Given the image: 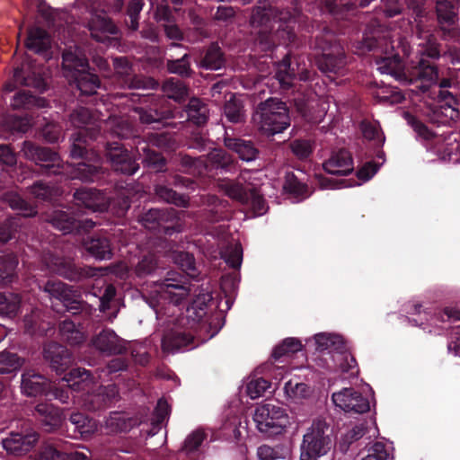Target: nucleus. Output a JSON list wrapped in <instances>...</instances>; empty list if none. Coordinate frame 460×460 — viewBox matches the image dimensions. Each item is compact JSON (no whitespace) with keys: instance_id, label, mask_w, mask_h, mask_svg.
<instances>
[{"instance_id":"nucleus-1","label":"nucleus","mask_w":460,"mask_h":460,"mask_svg":"<svg viewBox=\"0 0 460 460\" xmlns=\"http://www.w3.org/2000/svg\"><path fill=\"white\" fill-rule=\"evenodd\" d=\"M62 68L69 84L79 91L81 102L98 94L102 87L99 76L91 72L89 61L79 48H69L62 53Z\"/></svg>"},{"instance_id":"nucleus-2","label":"nucleus","mask_w":460,"mask_h":460,"mask_svg":"<svg viewBox=\"0 0 460 460\" xmlns=\"http://www.w3.org/2000/svg\"><path fill=\"white\" fill-rule=\"evenodd\" d=\"M172 260L186 276L176 271H168L166 278L160 284V292L164 299L178 305L190 291L187 276L194 279L198 275V270L193 254L188 252H175Z\"/></svg>"},{"instance_id":"nucleus-3","label":"nucleus","mask_w":460,"mask_h":460,"mask_svg":"<svg viewBox=\"0 0 460 460\" xmlns=\"http://www.w3.org/2000/svg\"><path fill=\"white\" fill-rule=\"evenodd\" d=\"M93 119L92 112L84 107L77 108L70 113L71 124L78 128L71 137V158H93L96 155L92 142L97 140L101 130L93 125Z\"/></svg>"},{"instance_id":"nucleus-4","label":"nucleus","mask_w":460,"mask_h":460,"mask_svg":"<svg viewBox=\"0 0 460 460\" xmlns=\"http://www.w3.org/2000/svg\"><path fill=\"white\" fill-rule=\"evenodd\" d=\"M76 205L93 212L111 210L117 217L126 216L131 206V199L128 191H120L116 197L110 198L104 190L93 188H80L73 194Z\"/></svg>"},{"instance_id":"nucleus-5","label":"nucleus","mask_w":460,"mask_h":460,"mask_svg":"<svg viewBox=\"0 0 460 460\" xmlns=\"http://www.w3.org/2000/svg\"><path fill=\"white\" fill-rule=\"evenodd\" d=\"M383 73L394 75L395 78L404 77L409 84H416L421 92H428L431 85L438 80V66L430 62L421 58L417 66H413L408 74L402 70V62L399 55L393 58H385L384 64L380 66Z\"/></svg>"},{"instance_id":"nucleus-6","label":"nucleus","mask_w":460,"mask_h":460,"mask_svg":"<svg viewBox=\"0 0 460 460\" xmlns=\"http://www.w3.org/2000/svg\"><path fill=\"white\" fill-rule=\"evenodd\" d=\"M333 430L325 420H316L303 435L299 447V460H319L333 446Z\"/></svg>"},{"instance_id":"nucleus-7","label":"nucleus","mask_w":460,"mask_h":460,"mask_svg":"<svg viewBox=\"0 0 460 460\" xmlns=\"http://www.w3.org/2000/svg\"><path fill=\"white\" fill-rule=\"evenodd\" d=\"M435 35L443 41L456 42L460 38L459 6L453 0H436Z\"/></svg>"},{"instance_id":"nucleus-8","label":"nucleus","mask_w":460,"mask_h":460,"mask_svg":"<svg viewBox=\"0 0 460 460\" xmlns=\"http://www.w3.org/2000/svg\"><path fill=\"white\" fill-rule=\"evenodd\" d=\"M256 113L260 115L261 128L267 135L282 133L290 126L287 104L278 98H269L259 103Z\"/></svg>"},{"instance_id":"nucleus-9","label":"nucleus","mask_w":460,"mask_h":460,"mask_svg":"<svg viewBox=\"0 0 460 460\" xmlns=\"http://www.w3.org/2000/svg\"><path fill=\"white\" fill-rule=\"evenodd\" d=\"M85 27L95 41L106 47H118L120 31L113 20L103 10H93L85 18Z\"/></svg>"},{"instance_id":"nucleus-10","label":"nucleus","mask_w":460,"mask_h":460,"mask_svg":"<svg viewBox=\"0 0 460 460\" xmlns=\"http://www.w3.org/2000/svg\"><path fill=\"white\" fill-rule=\"evenodd\" d=\"M143 124L159 123L169 126L168 119H176L177 114L164 97L146 94L139 98V105L134 108Z\"/></svg>"},{"instance_id":"nucleus-11","label":"nucleus","mask_w":460,"mask_h":460,"mask_svg":"<svg viewBox=\"0 0 460 460\" xmlns=\"http://www.w3.org/2000/svg\"><path fill=\"white\" fill-rule=\"evenodd\" d=\"M253 420L258 430L268 437L282 434L289 425L286 410L270 402L256 407Z\"/></svg>"},{"instance_id":"nucleus-12","label":"nucleus","mask_w":460,"mask_h":460,"mask_svg":"<svg viewBox=\"0 0 460 460\" xmlns=\"http://www.w3.org/2000/svg\"><path fill=\"white\" fill-rule=\"evenodd\" d=\"M142 225L158 234L172 236L183 230L179 212L174 208H150L140 217Z\"/></svg>"},{"instance_id":"nucleus-13","label":"nucleus","mask_w":460,"mask_h":460,"mask_svg":"<svg viewBox=\"0 0 460 460\" xmlns=\"http://www.w3.org/2000/svg\"><path fill=\"white\" fill-rule=\"evenodd\" d=\"M22 152L26 159L40 166L41 173L50 176L62 172L60 157L49 147L40 146L30 140H25L22 143Z\"/></svg>"},{"instance_id":"nucleus-14","label":"nucleus","mask_w":460,"mask_h":460,"mask_svg":"<svg viewBox=\"0 0 460 460\" xmlns=\"http://www.w3.org/2000/svg\"><path fill=\"white\" fill-rule=\"evenodd\" d=\"M46 221L64 234H81L89 232L95 226L92 219L83 218L71 209H55L47 215Z\"/></svg>"},{"instance_id":"nucleus-15","label":"nucleus","mask_w":460,"mask_h":460,"mask_svg":"<svg viewBox=\"0 0 460 460\" xmlns=\"http://www.w3.org/2000/svg\"><path fill=\"white\" fill-rule=\"evenodd\" d=\"M103 152L113 171L125 175H133L139 170L135 155L121 143L106 142Z\"/></svg>"},{"instance_id":"nucleus-16","label":"nucleus","mask_w":460,"mask_h":460,"mask_svg":"<svg viewBox=\"0 0 460 460\" xmlns=\"http://www.w3.org/2000/svg\"><path fill=\"white\" fill-rule=\"evenodd\" d=\"M49 270L73 282H83L97 276V270L89 266L76 265L73 261L56 255L46 258Z\"/></svg>"},{"instance_id":"nucleus-17","label":"nucleus","mask_w":460,"mask_h":460,"mask_svg":"<svg viewBox=\"0 0 460 460\" xmlns=\"http://www.w3.org/2000/svg\"><path fill=\"white\" fill-rule=\"evenodd\" d=\"M13 80L16 84L34 88L39 93L47 90L45 68L30 58H26L14 68Z\"/></svg>"},{"instance_id":"nucleus-18","label":"nucleus","mask_w":460,"mask_h":460,"mask_svg":"<svg viewBox=\"0 0 460 460\" xmlns=\"http://www.w3.org/2000/svg\"><path fill=\"white\" fill-rule=\"evenodd\" d=\"M112 63L116 78L123 88L153 89L157 85L153 78L134 74L128 58L115 57Z\"/></svg>"},{"instance_id":"nucleus-19","label":"nucleus","mask_w":460,"mask_h":460,"mask_svg":"<svg viewBox=\"0 0 460 460\" xmlns=\"http://www.w3.org/2000/svg\"><path fill=\"white\" fill-rule=\"evenodd\" d=\"M40 288L44 293H47L50 298H55L60 302L62 309H55L57 312L63 310L73 315H76L85 307L86 304L75 298V296L71 294L67 285L60 280L49 279Z\"/></svg>"},{"instance_id":"nucleus-20","label":"nucleus","mask_w":460,"mask_h":460,"mask_svg":"<svg viewBox=\"0 0 460 460\" xmlns=\"http://www.w3.org/2000/svg\"><path fill=\"white\" fill-rule=\"evenodd\" d=\"M226 194L232 199H235L243 205H249L254 216H261L266 213L268 206L261 194L256 188H247L236 181H230L225 186Z\"/></svg>"},{"instance_id":"nucleus-21","label":"nucleus","mask_w":460,"mask_h":460,"mask_svg":"<svg viewBox=\"0 0 460 460\" xmlns=\"http://www.w3.org/2000/svg\"><path fill=\"white\" fill-rule=\"evenodd\" d=\"M332 399L336 407L349 414H362L370 410L368 399L351 387L333 393Z\"/></svg>"},{"instance_id":"nucleus-22","label":"nucleus","mask_w":460,"mask_h":460,"mask_svg":"<svg viewBox=\"0 0 460 460\" xmlns=\"http://www.w3.org/2000/svg\"><path fill=\"white\" fill-rule=\"evenodd\" d=\"M90 345L104 356L122 355L127 352V341L110 328H103L93 334Z\"/></svg>"},{"instance_id":"nucleus-23","label":"nucleus","mask_w":460,"mask_h":460,"mask_svg":"<svg viewBox=\"0 0 460 460\" xmlns=\"http://www.w3.org/2000/svg\"><path fill=\"white\" fill-rule=\"evenodd\" d=\"M39 434L32 429H26L21 432H11L2 439L3 448L9 455L22 456L31 451L39 440Z\"/></svg>"},{"instance_id":"nucleus-24","label":"nucleus","mask_w":460,"mask_h":460,"mask_svg":"<svg viewBox=\"0 0 460 460\" xmlns=\"http://www.w3.org/2000/svg\"><path fill=\"white\" fill-rule=\"evenodd\" d=\"M199 343L192 332L181 329L171 330L162 339L163 349L172 353L183 349H192Z\"/></svg>"},{"instance_id":"nucleus-25","label":"nucleus","mask_w":460,"mask_h":460,"mask_svg":"<svg viewBox=\"0 0 460 460\" xmlns=\"http://www.w3.org/2000/svg\"><path fill=\"white\" fill-rule=\"evenodd\" d=\"M117 395L118 389L114 385H102L95 391L84 394L83 406L90 411L103 410L114 402Z\"/></svg>"},{"instance_id":"nucleus-26","label":"nucleus","mask_w":460,"mask_h":460,"mask_svg":"<svg viewBox=\"0 0 460 460\" xmlns=\"http://www.w3.org/2000/svg\"><path fill=\"white\" fill-rule=\"evenodd\" d=\"M43 357L49 363L51 369L58 374L64 373L73 362L72 355L67 348L55 341L44 346Z\"/></svg>"},{"instance_id":"nucleus-27","label":"nucleus","mask_w":460,"mask_h":460,"mask_svg":"<svg viewBox=\"0 0 460 460\" xmlns=\"http://www.w3.org/2000/svg\"><path fill=\"white\" fill-rule=\"evenodd\" d=\"M52 39L50 34L40 27L28 30L25 40L27 50L49 59L51 57Z\"/></svg>"},{"instance_id":"nucleus-28","label":"nucleus","mask_w":460,"mask_h":460,"mask_svg":"<svg viewBox=\"0 0 460 460\" xmlns=\"http://www.w3.org/2000/svg\"><path fill=\"white\" fill-rule=\"evenodd\" d=\"M223 141L228 150L235 153L244 162H252L259 157L260 150L251 139L234 137L225 132Z\"/></svg>"},{"instance_id":"nucleus-29","label":"nucleus","mask_w":460,"mask_h":460,"mask_svg":"<svg viewBox=\"0 0 460 460\" xmlns=\"http://www.w3.org/2000/svg\"><path fill=\"white\" fill-rule=\"evenodd\" d=\"M323 168L329 174L347 176L354 171L352 155L345 148L332 152L323 164Z\"/></svg>"},{"instance_id":"nucleus-30","label":"nucleus","mask_w":460,"mask_h":460,"mask_svg":"<svg viewBox=\"0 0 460 460\" xmlns=\"http://www.w3.org/2000/svg\"><path fill=\"white\" fill-rule=\"evenodd\" d=\"M51 382L35 369H27L22 375L21 388L24 394L31 397L48 395Z\"/></svg>"},{"instance_id":"nucleus-31","label":"nucleus","mask_w":460,"mask_h":460,"mask_svg":"<svg viewBox=\"0 0 460 460\" xmlns=\"http://www.w3.org/2000/svg\"><path fill=\"white\" fill-rule=\"evenodd\" d=\"M93 152L96 155L93 158H80L83 161L75 168L74 178L85 182H99L105 178L107 172L101 165L90 163L100 160L95 146H93Z\"/></svg>"},{"instance_id":"nucleus-32","label":"nucleus","mask_w":460,"mask_h":460,"mask_svg":"<svg viewBox=\"0 0 460 460\" xmlns=\"http://www.w3.org/2000/svg\"><path fill=\"white\" fill-rule=\"evenodd\" d=\"M24 332L31 336H52L55 324L47 320L40 310H32L23 318Z\"/></svg>"},{"instance_id":"nucleus-33","label":"nucleus","mask_w":460,"mask_h":460,"mask_svg":"<svg viewBox=\"0 0 460 460\" xmlns=\"http://www.w3.org/2000/svg\"><path fill=\"white\" fill-rule=\"evenodd\" d=\"M275 18V11L271 7L256 6L252 9L250 25L253 29H260L259 38L261 43L264 40L269 39Z\"/></svg>"},{"instance_id":"nucleus-34","label":"nucleus","mask_w":460,"mask_h":460,"mask_svg":"<svg viewBox=\"0 0 460 460\" xmlns=\"http://www.w3.org/2000/svg\"><path fill=\"white\" fill-rule=\"evenodd\" d=\"M178 119L190 121L197 126H203L208 120V108L200 99L192 97L181 111L174 109Z\"/></svg>"},{"instance_id":"nucleus-35","label":"nucleus","mask_w":460,"mask_h":460,"mask_svg":"<svg viewBox=\"0 0 460 460\" xmlns=\"http://www.w3.org/2000/svg\"><path fill=\"white\" fill-rule=\"evenodd\" d=\"M318 68L325 74H341L346 66V56L342 47H334V50L325 52L317 58Z\"/></svg>"},{"instance_id":"nucleus-36","label":"nucleus","mask_w":460,"mask_h":460,"mask_svg":"<svg viewBox=\"0 0 460 460\" xmlns=\"http://www.w3.org/2000/svg\"><path fill=\"white\" fill-rule=\"evenodd\" d=\"M85 250L95 259L110 260L112 257L111 239L107 234H97L84 242Z\"/></svg>"},{"instance_id":"nucleus-37","label":"nucleus","mask_w":460,"mask_h":460,"mask_svg":"<svg viewBox=\"0 0 460 460\" xmlns=\"http://www.w3.org/2000/svg\"><path fill=\"white\" fill-rule=\"evenodd\" d=\"M225 53L217 42H211L200 53L199 66L206 70H218L225 67Z\"/></svg>"},{"instance_id":"nucleus-38","label":"nucleus","mask_w":460,"mask_h":460,"mask_svg":"<svg viewBox=\"0 0 460 460\" xmlns=\"http://www.w3.org/2000/svg\"><path fill=\"white\" fill-rule=\"evenodd\" d=\"M58 331L61 341L72 347L79 346L86 340L82 325L68 319L59 323Z\"/></svg>"},{"instance_id":"nucleus-39","label":"nucleus","mask_w":460,"mask_h":460,"mask_svg":"<svg viewBox=\"0 0 460 460\" xmlns=\"http://www.w3.org/2000/svg\"><path fill=\"white\" fill-rule=\"evenodd\" d=\"M312 45L314 49L319 52V55H324L325 52L333 51L336 46L342 47L336 33L327 26L319 31Z\"/></svg>"},{"instance_id":"nucleus-40","label":"nucleus","mask_w":460,"mask_h":460,"mask_svg":"<svg viewBox=\"0 0 460 460\" xmlns=\"http://www.w3.org/2000/svg\"><path fill=\"white\" fill-rule=\"evenodd\" d=\"M137 149L144 155L143 164L146 167L157 172L166 171L167 161L161 153L152 149L146 143L142 146L138 142Z\"/></svg>"},{"instance_id":"nucleus-41","label":"nucleus","mask_w":460,"mask_h":460,"mask_svg":"<svg viewBox=\"0 0 460 460\" xmlns=\"http://www.w3.org/2000/svg\"><path fill=\"white\" fill-rule=\"evenodd\" d=\"M296 33L295 31V26L291 25L288 22L279 23L276 31L273 35L270 33V37L268 40H264L265 41V49H270L275 46L274 40L279 41V44L282 45H289L295 43L296 40Z\"/></svg>"},{"instance_id":"nucleus-42","label":"nucleus","mask_w":460,"mask_h":460,"mask_svg":"<svg viewBox=\"0 0 460 460\" xmlns=\"http://www.w3.org/2000/svg\"><path fill=\"white\" fill-rule=\"evenodd\" d=\"M275 77L279 81L282 90L288 91L294 86L296 74L295 69L291 66L289 54H286L282 60L278 64Z\"/></svg>"},{"instance_id":"nucleus-43","label":"nucleus","mask_w":460,"mask_h":460,"mask_svg":"<svg viewBox=\"0 0 460 460\" xmlns=\"http://www.w3.org/2000/svg\"><path fill=\"white\" fill-rule=\"evenodd\" d=\"M69 421L74 425L75 431L84 438H90L98 429L97 422L94 419L79 412H72L69 417Z\"/></svg>"},{"instance_id":"nucleus-44","label":"nucleus","mask_w":460,"mask_h":460,"mask_svg":"<svg viewBox=\"0 0 460 460\" xmlns=\"http://www.w3.org/2000/svg\"><path fill=\"white\" fill-rule=\"evenodd\" d=\"M156 197L166 203L172 204L179 208H188L190 198L187 195L180 194L168 185L158 183L155 186Z\"/></svg>"},{"instance_id":"nucleus-45","label":"nucleus","mask_w":460,"mask_h":460,"mask_svg":"<svg viewBox=\"0 0 460 460\" xmlns=\"http://www.w3.org/2000/svg\"><path fill=\"white\" fill-rule=\"evenodd\" d=\"M2 200L12 209L18 210L22 217H34L37 214V208L30 202L22 199L18 193L6 191L3 194Z\"/></svg>"},{"instance_id":"nucleus-46","label":"nucleus","mask_w":460,"mask_h":460,"mask_svg":"<svg viewBox=\"0 0 460 460\" xmlns=\"http://www.w3.org/2000/svg\"><path fill=\"white\" fill-rule=\"evenodd\" d=\"M19 261L13 253L0 255V285L5 286L12 283L16 278V269Z\"/></svg>"},{"instance_id":"nucleus-47","label":"nucleus","mask_w":460,"mask_h":460,"mask_svg":"<svg viewBox=\"0 0 460 460\" xmlns=\"http://www.w3.org/2000/svg\"><path fill=\"white\" fill-rule=\"evenodd\" d=\"M191 57L185 53L180 58L167 59L166 69L170 74L177 75L181 78H191L195 71L191 67Z\"/></svg>"},{"instance_id":"nucleus-48","label":"nucleus","mask_w":460,"mask_h":460,"mask_svg":"<svg viewBox=\"0 0 460 460\" xmlns=\"http://www.w3.org/2000/svg\"><path fill=\"white\" fill-rule=\"evenodd\" d=\"M208 158L217 168L226 172H235L237 171L238 162L236 159L222 148H214L208 154Z\"/></svg>"},{"instance_id":"nucleus-49","label":"nucleus","mask_w":460,"mask_h":460,"mask_svg":"<svg viewBox=\"0 0 460 460\" xmlns=\"http://www.w3.org/2000/svg\"><path fill=\"white\" fill-rule=\"evenodd\" d=\"M22 297L19 294L13 292L0 293V314L9 318L15 317L21 307Z\"/></svg>"},{"instance_id":"nucleus-50","label":"nucleus","mask_w":460,"mask_h":460,"mask_svg":"<svg viewBox=\"0 0 460 460\" xmlns=\"http://www.w3.org/2000/svg\"><path fill=\"white\" fill-rule=\"evenodd\" d=\"M367 428L363 424L355 425L341 435L336 448L342 454H346L356 442L365 436Z\"/></svg>"},{"instance_id":"nucleus-51","label":"nucleus","mask_w":460,"mask_h":460,"mask_svg":"<svg viewBox=\"0 0 460 460\" xmlns=\"http://www.w3.org/2000/svg\"><path fill=\"white\" fill-rule=\"evenodd\" d=\"M315 342L319 350L336 351L339 355L343 350H346V345L341 336L320 333L315 335Z\"/></svg>"},{"instance_id":"nucleus-52","label":"nucleus","mask_w":460,"mask_h":460,"mask_svg":"<svg viewBox=\"0 0 460 460\" xmlns=\"http://www.w3.org/2000/svg\"><path fill=\"white\" fill-rule=\"evenodd\" d=\"M163 88L168 98L172 99L177 102L185 101L189 95V88L187 84L180 79H167L164 82Z\"/></svg>"},{"instance_id":"nucleus-53","label":"nucleus","mask_w":460,"mask_h":460,"mask_svg":"<svg viewBox=\"0 0 460 460\" xmlns=\"http://www.w3.org/2000/svg\"><path fill=\"white\" fill-rule=\"evenodd\" d=\"M212 301V296L208 293L199 294L188 307L189 317L197 323H200L208 314V304Z\"/></svg>"},{"instance_id":"nucleus-54","label":"nucleus","mask_w":460,"mask_h":460,"mask_svg":"<svg viewBox=\"0 0 460 460\" xmlns=\"http://www.w3.org/2000/svg\"><path fill=\"white\" fill-rule=\"evenodd\" d=\"M79 382H74L73 385L61 384L58 385H50L49 391L47 397L49 400H58L61 403L68 404L70 401L75 397L73 392L77 390Z\"/></svg>"},{"instance_id":"nucleus-55","label":"nucleus","mask_w":460,"mask_h":460,"mask_svg":"<svg viewBox=\"0 0 460 460\" xmlns=\"http://www.w3.org/2000/svg\"><path fill=\"white\" fill-rule=\"evenodd\" d=\"M160 269L157 256L153 252H148L140 257L135 266V274L138 278H145L154 275Z\"/></svg>"},{"instance_id":"nucleus-56","label":"nucleus","mask_w":460,"mask_h":460,"mask_svg":"<svg viewBox=\"0 0 460 460\" xmlns=\"http://www.w3.org/2000/svg\"><path fill=\"white\" fill-rule=\"evenodd\" d=\"M283 189L296 199H305L310 195L308 186L300 181L293 172L287 173Z\"/></svg>"},{"instance_id":"nucleus-57","label":"nucleus","mask_w":460,"mask_h":460,"mask_svg":"<svg viewBox=\"0 0 460 460\" xmlns=\"http://www.w3.org/2000/svg\"><path fill=\"white\" fill-rule=\"evenodd\" d=\"M224 114L228 121L232 123H241L244 121L243 105L241 100L232 95L224 105Z\"/></svg>"},{"instance_id":"nucleus-58","label":"nucleus","mask_w":460,"mask_h":460,"mask_svg":"<svg viewBox=\"0 0 460 460\" xmlns=\"http://www.w3.org/2000/svg\"><path fill=\"white\" fill-rule=\"evenodd\" d=\"M42 455L46 460H88V456L83 452H63L53 445H48Z\"/></svg>"},{"instance_id":"nucleus-59","label":"nucleus","mask_w":460,"mask_h":460,"mask_svg":"<svg viewBox=\"0 0 460 460\" xmlns=\"http://www.w3.org/2000/svg\"><path fill=\"white\" fill-rule=\"evenodd\" d=\"M288 456V449L283 445L270 447L269 445H261L257 449V456L259 460H285Z\"/></svg>"},{"instance_id":"nucleus-60","label":"nucleus","mask_w":460,"mask_h":460,"mask_svg":"<svg viewBox=\"0 0 460 460\" xmlns=\"http://www.w3.org/2000/svg\"><path fill=\"white\" fill-rule=\"evenodd\" d=\"M43 99L38 98L28 91L16 93L12 100L11 106L13 110L31 109L33 106H40Z\"/></svg>"},{"instance_id":"nucleus-61","label":"nucleus","mask_w":460,"mask_h":460,"mask_svg":"<svg viewBox=\"0 0 460 460\" xmlns=\"http://www.w3.org/2000/svg\"><path fill=\"white\" fill-rule=\"evenodd\" d=\"M106 424L112 432H128L136 425V420L126 418L119 412H113L107 420Z\"/></svg>"},{"instance_id":"nucleus-62","label":"nucleus","mask_w":460,"mask_h":460,"mask_svg":"<svg viewBox=\"0 0 460 460\" xmlns=\"http://www.w3.org/2000/svg\"><path fill=\"white\" fill-rule=\"evenodd\" d=\"M22 365V360L16 353L0 352V375L16 372Z\"/></svg>"},{"instance_id":"nucleus-63","label":"nucleus","mask_w":460,"mask_h":460,"mask_svg":"<svg viewBox=\"0 0 460 460\" xmlns=\"http://www.w3.org/2000/svg\"><path fill=\"white\" fill-rule=\"evenodd\" d=\"M403 117L419 137L423 140H432L436 137V134L416 116L410 112H404Z\"/></svg>"},{"instance_id":"nucleus-64","label":"nucleus","mask_w":460,"mask_h":460,"mask_svg":"<svg viewBox=\"0 0 460 460\" xmlns=\"http://www.w3.org/2000/svg\"><path fill=\"white\" fill-rule=\"evenodd\" d=\"M285 394L288 397L295 400L305 399L310 395V387L305 383H299L289 380L284 386Z\"/></svg>"}]
</instances>
